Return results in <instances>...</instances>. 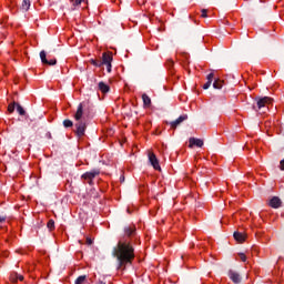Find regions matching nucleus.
Wrapping results in <instances>:
<instances>
[{"instance_id": "f257e3e1", "label": "nucleus", "mask_w": 284, "mask_h": 284, "mask_svg": "<svg viewBox=\"0 0 284 284\" xmlns=\"http://www.w3.org/2000/svg\"><path fill=\"white\" fill-rule=\"evenodd\" d=\"M112 256L118 261L119 270H125L128 265L134 262V246L128 240H120L112 251Z\"/></svg>"}, {"instance_id": "f03ea898", "label": "nucleus", "mask_w": 284, "mask_h": 284, "mask_svg": "<svg viewBox=\"0 0 284 284\" xmlns=\"http://www.w3.org/2000/svg\"><path fill=\"white\" fill-rule=\"evenodd\" d=\"M274 103V100L270 97L264 98H256V105H254V110H263L266 108V110H270V105Z\"/></svg>"}, {"instance_id": "7ed1b4c3", "label": "nucleus", "mask_w": 284, "mask_h": 284, "mask_svg": "<svg viewBox=\"0 0 284 284\" xmlns=\"http://www.w3.org/2000/svg\"><path fill=\"white\" fill-rule=\"evenodd\" d=\"M112 52H104L102 54V65H106V72H112Z\"/></svg>"}, {"instance_id": "20e7f679", "label": "nucleus", "mask_w": 284, "mask_h": 284, "mask_svg": "<svg viewBox=\"0 0 284 284\" xmlns=\"http://www.w3.org/2000/svg\"><path fill=\"white\" fill-rule=\"evenodd\" d=\"M99 174H101V171L92 170L82 174L81 179H83L84 181H88L89 185H92V181H94V179H97Z\"/></svg>"}, {"instance_id": "39448f33", "label": "nucleus", "mask_w": 284, "mask_h": 284, "mask_svg": "<svg viewBox=\"0 0 284 284\" xmlns=\"http://www.w3.org/2000/svg\"><path fill=\"white\" fill-rule=\"evenodd\" d=\"M87 128H88V124L85 123V121H83V120L77 121V123H75L77 136H80V138L84 136Z\"/></svg>"}, {"instance_id": "423d86ee", "label": "nucleus", "mask_w": 284, "mask_h": 284, "mask_svg": "<svg viewBox=\"0 0 284 284\" xmlns=\"http://www.w3.org/2000/svg\"><path fill=\"white\" fill-rule=\"evenodd\" d=\"M149 162L151 163L152 168L155 169L158 172H161V164H159V158L152 151H148Z\"/></svg>"}, {"instance_id": "0eeeda50", "label": "nucleus", "mask_w": 284, "mask_h": 284, "mask_svg": "<svg viewBox=\"0 0 284 284\" xmlns=\"http://www.w3.org/2000/svg\"><path fill=\"white\" fill-rule=\"evenodd\" d=\"M183 121H187V114L180 115L176 120L170 122L169 125L171 126V130H176Z\"/></svg>"}, {"instance_id": "6e6552de", "label": "nucleus", "mask_w": 284, "mask_h": 284, "mask_svg": "<svg viewBox=\"0 0 284 284\" xmlns=\"http://www.w3.org/2000/svg\"><path fill=\"white\" fill-rule=\"evenodd\" d=\"M40 59L44 65H57V59L48 60L45 51L40 52Z\"/></svg>"}, {"instance_id": "1a4fd4ad", "label": "nucleus", "mask_w": 284, "mask_h": 284, "mask_svg": "<svg viewBox=\"0 0 284 284\" xmlns=\"http://www.w3.org/2000/svg\"><path fill=\"white\" fill-rule=\"evenodd\" d=\"M270 207H273L274 210H278L281 205H283V202L278 199V196H273L268 202Z\"/></svg>"}, {"instance_id": "9d476101", "label": "nucleus", "mask_w": 284, "mask_h": 284, "mask_svg": "<svg viewBox=\"0 0 284 284\" xmlns=\"http://www.w3.org/2000/svg\"><path fill=\"white\" fill-rule=\"evenodd\" d=\"M194 145L196 148H203V140L196 139V138H190L189 148H193Z\"/></svg>"}, {"instance_id": "9b49d317", "label": "nucleus", "mask_w": 284, "mask_h": 284, "mask_svg": "<svg viewBox=\"0 0 284 284\" xmlns=\"http://www.w3.org/2000/svg\"><path fill=\"white\" fill-rule=\"evenodd\" d=\"M135 234H136L135 225L126 226L124 229V236H128V239H130V236H134Z\"/></svg>"}, {"instance_id": "f8f14e48", "label": "nucleus", "mask_w": 284, "mask_h": 284, "mask_svg": "<svg viewBox=\"0 0 284 284\" xmlns=\"http://www.w3.org/2000/svg\"><path fill=\"white\" fill-rule=\"evenodd\" d=\"M74 120L75 121H83V103H80L78 105V110L74 114Z\"/></svg>"}, {"instance_id": "ddd939ff", "label": "nucleus", "mask_w": 284, "mask_h": 284, "mask_svg": "<svg viewBox=\"0 0 284 284\" xmlns=\"http://www.w3.org/2000/svg\"><path fill=\"white\" fill-rule=\"evenodd\" d=\"M233 236L237 243H245V239H247V235L241 232H234Z\"/></svg>"}, {"instance_id": "4468645a", "label": "nucleus", "mask_w": 284, "mask_h": 284, "mask_svg": "<svg viewBox=\"0 0 284 284\" xmlns=\"http://www.w3.org/2000/svg\"><path fill=\"white\" fill-rule=\"evenodd\" d=\"M229 277L231 281H233L235 284L241 283V275L234 271H229Z\"/></svg>"}, {"instance_id": "2eb2a0df", "label": "nucleus", "mask_w": 284, "mask_h": 284, "mask_svg": "<svg viewBox=\"0 0 284 284\" xmlns=\"http://www.w3.org/2000/svg\"><path fill=\"white\" fill-rule=\"evenodd\" d=\"M98 88L102 94H108V92H110V85L105 84L104 82H99Z\"/></svg>"}, {"instance_id": "dca6fc26", "label": "nucleus", "mask_w": 284, "mask_h": 284, "mask_svg": "<svg viewBox=\"0 0 284 284\" xmlns=\"http://www.w3.org/2000/svg\"><path fill=\"white\" fill-rule=\"evenodd\" d=\"M142 101L144 108H150L152 105V99H150L146 93L142 94Z\"/></svg>"}, {"instance_id": "f3484780", "label": "nucleus", "mask_w": 284, "mask_h": 284, "mask_svg": "<svg viewBox=\"0 0 284 284\" xmlns=\"http://www.w3.org/2000/svg\"><path fill=\"white\" fill-rule=\"evenodd\" d=\"M70 3L73 8V10H77V8H79V6H81L82 3H85V0H70Z\"/></svg>"}, {"instance_id": "a211bd4d", "label": "nucleus", "mask_w": 284, "mask_h": 284, "mask_svg": "<svg viewBox=\"0 0 284 284\" xmlns=\"http://www.w3.org/2000/svg\"><path fill=\"white\" fill-rule=\"evenodd\" d=\"M11 283H17V281H23V275H19L17 273L11 274L10 276Z\"/></svg>"}, {"instance_id": "6ab92c4d", "label": "nucleus", "mask_w": 284, "mask_h": 284, "mask_svg": "<svg viewBox=\"0 0 284 284\" xmlns=\"http://www.w3.org/2000/svg\"><path fill=\"white\" fill-rule=\"evenodd\" d=\"M88 283V276L87 275H80L77 280H75V284H85Z\"/></svg>"}, {"instance_id": "aec40b11", "label": "nucleus", "mask_w": 284, "mask_h": 284, "mask_svg": "<svg viewBox=\"0 0 284 284\" xmlns=\"http://www.w3.org/2000/svg\"><path fill=\"white\" fill-rule=\"evenodd\" d=\"M213 88L215 90H221V88H223V81L221 79H216L213 83Z\"/></svg>"}, {"instance_id": "412c9836", "label": "nucleus", "mask_w": 284, "mask_h": 284, "mask_svg": "<svg viewBox=\"0 0 284 284\" xmlns=\"http://www.w3.org/2000/svg\"><path fill=\"white\" fill-rule=\"evenodd\" d=\"M30 6H31L30 0H23L21 8H22V10H26V12H28V10H30Z\"/></svg>"}, {"instance_id": "4be33fe9", "label": "nucleus", "mask_w": 284, "mask_h": 284, "mask_svg": "<svg viewBox=\"0 0 284 284\" xmlns=\"http://www.w3.org/2000/svg\"><path fill=\"white\" fill-rule=\"evenodd\" d=\"M16 108L20 116H26V110L23 109V106H21V104H16Z\"/></svg>"}, {"instance_id": "5701e85b", "label": "nucleus", "mask_w": 284, "mask_h": 284, "mask_svg": "<svg viewBox=\"0 0 284 284\" xmlns=\"http://www.w3.org/2000/svg\"><path fill=\"white\" fill-rule=\"evenodd\" d=\"M17 108V104L16 103H11L8 105V112L10 114H12V112H14V109Z\"/></svg>"}, {"instance_id": "b1692460", "label": "nucleus", "mask_w": 284, "mask_h": 284, "mask_svg": "<svg viewBox=\"0 0 284 284\" xmlns=\"http://www.w3.org/2000/svg\"><path fill=\"white\" fill-rule=\"evenodd\" d=\"M63 125H64V128H72V125H74V123L71 120H64Z\"/></svg>"}, {"instance_id": "393cba45", "label": "nucleus", "mask_w": 284, "mask_h": 284, "mask_svg": "<svg viewBox=\"0 0 284 284\" xmlns=\"http://www.w3.org/2000/svg\"><path fill=\"white\" fill-rule=\"evenodd\" d=\"M47 227L50 231L54 230V220H49V222L47 223Z\"/></svg>"}, {"instance_id": "a878e982", "label": "nucleus", "mask_w": 284, "mask_h": 284, "mask_svg": "<svg viewBox=\"0 0 284 284\" xmlns=\"http://www.w3.org/2000/svg\"><path fill=\"white\" fill-rule=\"evenodd\" d=\"M90 62L92 65H95V68H101V65H102V63L100 61H97L94 59H91Z\"/></svg>"}, {"instance_id": "bb28decb", "label": "nucleus", "mask_w": 284, "mask_h": 284, "mask_svg": "<svg viewBox=\"0 0 284 284\" xmlns=\"http://www.w3.org/2000/svg\"><path fill=\"white\" fill-rule=\"evenodd\" d=\"M239 256L242 263H245V261H247V256L244 253H239Z\"/></svg>"}, {"instance_id": "cd10ccee", "label": "nucleus", "mask_w": 284, "mask_h": 284, "mask_svg": "<svg viewBox=\"0 0 284 284\" xmlns=\"http://www.w3.org/2000/svg\"><path fill=\"white\" fill-rule=\"evenodd\" d=\"M207 82L212 83V81H214V73H210L207 77Z\"/></svg>"}, {"instance_id": "c85d7f7f", "label": "nucleus", "mask_w": 284, "mask_h": 284, "mask_svg": "<svg viewBox=\"0 0 284 284\" xmlns=\"http://www.w3.org/2000/svg\"><path fill=\"white\" fill-rule=\"evenodd\" d=\"M201 17H202V19H207V10L206 9H202Z\"/></svg>"}, {"instance_id": "c756f323", "label": "nucleus", "mask_w": 284, "mask_h": 284, "mask_svg": "<svg viewBox=\"0 0 284 284\" xmlns=\"http://www.w3.org/2000/svg\"><path fill=\"white\" fill-rule=\"evenodd\" d=\"M210 85H212V82L206 81V83H204V85H203V90H207L210 88Z\"/></svg>"}, {"instance_id": "7c9ffc66", "label": "nucleus", "mask_w": 284, "mask_h": 284, "mask_svg": "<svg viewBox=\"0 0 284 284\" xmlns=\"http://www.w3.org/2000/svg\"><path fill=\"white\" fill-rule=\"evenodd\" d=\"M280 169L284 171V159L280 162Z\"/></svg>"}, {"instance_id": "2f4dec72", "label": "nucleus", "mask_w": 284, "mask_h": 284, "mask_svg": "<svg viewBox=\"0 0 284 284\" xmlns=\"http://www.w3.org/2000/svg\"><path fill=\"white\" fill-rule=\"evenodd\" d=\"M0 223H6V216L0 215Z\"/></svg>"}, {"instance_id": "473e14b6", "label": "nucleus", "mask_w": 284, "mask_h": 284, "mask_svg": "<svg viewBox=\"0 0 284 284\" xmlns=\"http://www.w3.org/2000/svg\"><path fill=\"white\" fill-rule=\"evenodd\" d=\"M88 245H92V240L90 237L87 239Z\"/></svg>"}, {"instance_id": "72a5a7b5", "label": "nucleus", "mask_w": 284, "mask_h": 284, "mask_svg": "<svg viewBox=\"0 0 284 284\" xmlns=\"http://www.w3.org/2000/svg\"><path fill=\"white\" fill-rule=\"evenodd\" d=\"M98 284H105V281L99 280Z\"/></svg>"}, {"instance_id": "f704fd0d", "label": "nucleus", "mask_w": 284, "mask_h": 284, "mask_svg": "<svg viewBox=\"0 0 284 284\" xmlns=\"http://www.w3.org/2000/svg\"><path fill=\"white\" fill-rule=\"evenodd\" d=\"M170 65H174V61L171 60V61H170Z\"/></svg>"}]
</instances>
